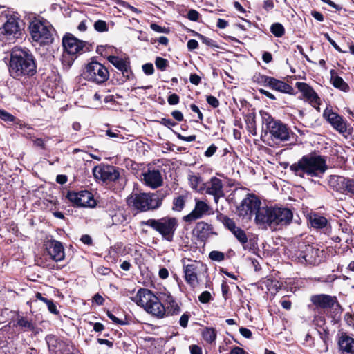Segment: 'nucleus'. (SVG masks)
Instances as JSON below:
<instances>
[{
  "label": "nucleus",
  "instance_id": "35",
  "mask_svg": "<svg viewBox=\"0 0 354 354\" xmlns=\"http://www.w3.org/2000/svg\"><path fill=\"white\" fill-rule=\"evenodd\" d=\"M111 218V225L122 224L127 221V216L121 210H117L113 214H109Z\"/></svg>",
  "mask_w": 354,
  "mask_h": 354
},
{
  "label": "nucleus",
  "instance_id": "28",
  "mask_svg": "<svg viewBox=\"0 0 354 354\" xmlns=\"http://www.w3.org/2000/svg\"><path fill=\"white\" fill-rule=\"evenodd\" d=\"M338 345L343 354H354V339L346 333H342L339 337Z\"/></svg>",
  "mask_w": 354,
  "mask_h": 354
},
{
  "label": "nucleus",
  "instance_id": "2",
  "mask_svg": "<svg viewBox=\"0 0 354 354\" xmlns=\"http://www.w3.org/2000/svg\"><path fill=\"white\" fill-rule=\"evenodd\" d=\"M328 167L324 156L310 153L302 156L297 162L290 167V170L296 176L302 178L313 177L321 178Z\"/></svg>",
  "mask_w": 354,
  "mask_h": 354
},
{
  "label": "nucleus",
  "instance_id": "59",
  "mask_svg": "<svg viewBox=\"0 0 354 354\" xmlns=\"http://www.w3.org/2000/svg\"><path fill=\"white\" fill-rule=\"evenodd\" d=\"M190 109L193 112L197 113L198 118L199 120H201V121L203 120V113H201L199 108L196 104H192L190 105Z\"/></svg>",
  "mask_w": 354,
  "mask_h": 354
},
{
  "label": "nucleus",
  "instance_id": "26",
  "mask_svg": "<svg viewBox=\"0 0 354 354\" xmlns=\"http://www.w3.org/2000/svg\"><path fill=\"white\" fill-rule=\"evenodd\" d=\"M348 178L344 176L332 175L328 179V185L334 191L346 194Z\"/></svg>",
  "mask_w": 354,
  "mask_h": 354
},
{
  "label": "nucleus",
  "instance_id": "43",
  "mask_svg": "<svg viewBox=\"0 0 354 354\" xmlns=\"http://www.w3.org/2000/svg\"><path fill=\"white\" fill-rule=\"evenodd\" d=\"M271 77L258 74L254 76V80L258 84L268 86Z\"/></svg>",
  "mask_w": 354,
  "mask_h": 354
},
{
  "label": "nucleus",
  "instance_id": "57",
  "mask_svg": "<svg viewBox=\"0 0 354 354\" xmlns=\"http://www.w3.org/2000/svg\"><path fill=\"white\" fill-rule=\"evenodd\" d=\"M217 150V147L214 144H212L205 152L206 157L212 156Z\"/></svg>",
  "mask_w": 354,
  "mask_h": 354
},
{
  "label": "nucleus",
  "instance_id": "18",
  "mask_svg": "<svg viewBox=\"0 0 354 354\" xmlns=\"http://www.w3.org/2000/svg\"><path fill=\"white\" fill-rule=\"evenodd\" d=\"M274 218V227L277 225H286L290 223L292 220V212L288 208L272 207Z\"/></svg>",
  "mask_w": 354,
  "mask_h": 354
},
{
  "label": "nucleus",
  "instance_id": "13",
  "mask_svg": "<svg viewBox=\"0 0 354 354\" xmlns=\"http://www.w3.org/2000/svg\"><path fill=\"white\" fill-rule=\"evenodd\" d=\"M66 198L73 205L77 207H94L96 204L92 194L87 190L79 192H68Z\"/></svg>",
  "mask_w": 354,
  "mask_h": 354
},
{
  "label": "nucleus",
  "instance_id": "14",
  "mask_svg": "<svg viewBox=\"0 0 354 354\" xmlns=\"http://www.w3.org/2000/svg\"><path fill=\"white\" fill-rule=\"evenodd\" d=\"M93 174L95 179L103 182L115 181L119 178L120 173L113 166L100 165L93 169Z\"/></svg>",
  "mask_w": 354,
  "mask_h": 354
},
{
  "label": "nucleus",
  "instance_id": "9",
  "mask_svg": "<svg viewBox=\"0 0 354 354\" xmlns=\"http://www.w3.org/2000/svg\"><path fill=\"white\" fill-rule=\"evenodd\" d=\"M319 250L312 245L301 243L299 249L292 257L293 261L301 264L315 265L320 261Z\"/></svg>",
  "mask_w": 354,
  "mask_h": 354
},
{
  "label": "nucleus",
  "instance_id": "23",
  "mask_svg": "<svg viewBox=\"0 0 354 354\" xmlns=\"http://www.w3.org/2000/svg\"><path fill=\"white\" fill-rule=\"evenodd\" d=\"M209 210L210 207L205 202L197 200L194 209L189 214L185 216L183 219L185 222H192L208 214Z\"/></svg>",
  "mask_w": 354,
  "mask_h": 354
},
{
  "label": "nucleus",
  "instance_id": "4",
  "mask_svg": "<svg viewBox=\"0 0 354 354\" xmlns=\"http://www.w3.org/2000/svg\"><path fill=\"white\" fill-rule=\"evenodd\" d=\"M263 127L269 132L272 140L285 142L290 138V129L282 122L274 119L270 113L265 111H260Z\"/></svg>",
  "mask_w": 354,
  "mask_h": 354
},
{
  "label": "nucleus",
  "instance_id": "60",
  "mask_svg": "<svg viewBox=\"0 0 354 354\" xmlns=\"http://www.w3.org/2000/svg\"><path fill=\"white\" fill-rule=\"evenodd\" d=\"M248 131L252 134L256 135L257 134V127L255 121L252 119L251 121L249 122L248 124H247Z\"/></svg>",
  "mask_w": 354,
  "mask_h": 354
},
{
  "label": "nucleus",
  "instance_id": "61",
  "mask_svg": "<svg viewBox=\"0 0 354 354\" xmlns=\"http://www.w3.org/2000/svg\"><path fill=\"white\" fill-rule=\"evenodd\" d=\"M239 332L242 336H243L244 337H245L247 339H250L252 337V332L250 331V330H249L246 328H243V327L240 328Z\"/></svg>",
  "mask_w": 354,
  "mask_h": 354
},
{
  "label": "nucleus",
  "instance_id": "55",
  "mask_svg": "<svg viewBox=\"0 0 354 354\" xmlns=\"http://www.w3.org/2000/svg\"><path fill=\"white\" fill-rule=\"evenodd\" d=\"M142 70L144 73L147 75H152L154 72L153 66L152 64L150 63L144 64L142 66Z\"/></svg>",
  "mask_w": 354,
  "mask_h": 354
},
{
  "label": "nucleus",
  "instance_id": "44",
  "mask_svg": "<svg viewBox=\"0 0 354 354\" xmlns=\"http://www.w3.org/2000/svg\"><path fill=\"white\" fill-rule=\"evenodd\" d=\"M318 333L320 339L323 341L324 344V351L326 352L328 351V341L329 339L328 330L325 328H323L322 330H318Z\"/></svg>",
  "mask_w": 354,
  "mask_h": 354
},
{
  "label": "nucleus",
  "instance_id": "37",
  "mask_svg": "<svg viewBox=\"0 0 354 354\" xmlns=\"http://www.w3.org/2000/svg\"><path fill=\"white\" fill-rule=\"evenodd\" d=\"M232 233L241 244L243 245L248 243V237L243 230L237 227Z\"/></svg>",
  "mask_w": 354,
  "mask_h": 354
},
{
  "label": "nucleus",
  "instance_id": "29",
  "mask_svg": "<svg viewBox=\"0 0 354 354\" xmlns=\"http://www.w3.org/2000/svg\"><path fill=\"white\" fill-rule=\"evenodd\" d=\"M268 87L273 90L288 94L293 93V88L288 84L271 77Z\"/></svg>",
  "mask_w": 354,
  "mask_h": 354
},
{
  "label": "nucleus",
  "instance_id": "47",
  "mask_svg": "<svg viewBox=\"0 0 354 354\" xmlns=\"http://www.w3.org/2000/svg\"><path fill=\"white\" fill-rule=\"evenodd\" d=\"M209 258L216 261H222L225 259V255L223 252L219 251H212L209 254Z\"/></svg>",
  "mask_w": 354,
  "mask_h": 354
},
{
  "label": "nucleus",
  "instance_id": "64",
  "mask_svg": "<svg viewBox=\"0 0 354 354\" xmlns=\"http://www.w3.org/2000/svg\"><path fill=\"white\" fill-rule=\"evenodd\" d=\"M198 46V43L195 39H190L187 41V48L189 50H193L196 48H197Z\"/></svg>",
  "mask_w": 354,
  "mask_h": 354
},
{
  "label": "nucleus",
  "instance_id": "40",
  "mask_svg": "<svg viewBox=\"0 0 354 354\" xmlns=\"http://www.w3.org/2000/svg\"><path fill=\"white\" fill-rule=\"evenodd\" d=\"M185 196H178L173 201V209L174 211L180 212L185 207Z\"/></svg>",
  "mask_w": 354,
  "mask_h": 354
},
{
  "label": "nucleus",
  "instance_id": "52",
  "mask_svg": "<svg viewBox=\"0 0 354 354\" xmlns=\"http://www.w3.org/2000/svg\"><path fill=\"white\" fill-rule=\"evenodd\" d=\"M324 37L329 41V43L334 47V48L340 53H346V51L342 50L336 42L329 36L328 33H325Z\"/></svg>",
  "mask_w": 354,
  "mask_h": 354
},
{
  "label": "nucleus",
  "instance_id": "20",
  "mask_svg": "<svg viewBox=\"0 0 354 354\" xmlns=\"http://www.w3.org/2000/svg\"><path fill=\"white\" fill-rule=\"evenodd\" d=\"M142 180L147 186L152 189H156L162 185L163 179L159 170L148 169L146 172L142 173Z\"/></svg>",
  "mask_w": 354,
  "mask_h": 354
},
{
  "label": "nucleus",
  "instance_id": "24",
  "mask_svg": "<svg viewBox=\"0 0 354 354\" xmlns=\"http://www.w3.org/2000/svg\"><path fill=\"white\" fill-rule=\"evenodd\" d=\"M108 61L111 63L116 68L120 71L127 80H131L133 77V73L130 69L129 62L118 56H108Z\"/></svg>",
  "mask_w": 354,
  "mask_h": 354
},
{
  "label": "nucleus",
  "instance_id": "46",
  "mask_svg": "<svg viewBox=\"0 0 354 354\" xmlns=\"http://www.w3.org/2000/svg\"><path fill=\"white\" fill-rule=\"evenodd\" d=\"M95 29L100 32H106L108 30L106 23L102 20H97L94 24Z\"/></svg>",
  "mask_w": 354,
  "mask_h": 354
},
{
  "label": "nucleus",
  "instance_id": "56",
  "mask_svg": "<svg viewBox=\"0 0 354 354\" xmlns=\"http://www.w3.org/2000/svg\"><path fill=\"white\" fill-rule=\"evenodd\" d=\"M160 124L168 127L171 128L176 125V123L174 122L172 120L169 118H162L160 121Z\"/></svg>",
  "mask_w": 354,
  "mask_h": 354
},
{
  "label": "nucleus",
  "instance_id": "54",
  "mask_svg": "<svg viewBox=\"0 0 354 354\" xmlns=\"http://www.w3.org/2000/svg\"><path fill=\"white\" fill-rule=\"evenodd\" d=\"M199 13L195 10H190L187 13V18L193 21H197L199 19Z\"/></svg>",
  "mask_w": 354,
  "mask_h": 354
},
{
  "label": "nucleus",
  "instance_id": "51",
  "mask_svg": "<svg viewBox=\"0 0 354 354\" xmlns=\"http://www.w3.org/2000/svg\"><path fill=\"white\" fill-rule=\"evenodd\" d=\"M211 298V294L208 291L203 292L198 297L199 301L203 304L209 302Z\"/></svg>",
  "mask_w": 354,
  "mask_h": 354
},
{
  "label": "nucleus",
  "instance_id": "38",
  "mask_svg": "<svg viewBox=\"0 0 354 354\" xmlns=\"http://www.w3.org/2000/svg\"><path fill=\"white\" fill-rule=\"evenodd\" d=\"M271 32L277 37H281L284 35L285 29L280 23H274L270 27Z\"/></svg>",
  "mask_w": 354,
  "mask_h": 354
},
{
  "label": "nucleus",
  "instance_id": "17",
  "mask_svg": "<svg viewBox=\"0 0 354 354\" xmlns=\"http://www.w3.org/2000/svg\"><path fill=\"white\" fill-rule=\"evenodd\" d=\"M323 117L339 133H344L347 131L346 120L331 109L326 108L324 111Z\"/></svg>",
  "mask_w": 354,
  "mask_h": 354
},
{
  "label": "nucleus",
  "instance_id": "12",
  "mask_svg": "<svg viewBox=\"0 0 354 354\" xmlns=\"http://www.w3.org/2000/svg\"><path fill=\"white\" fill-rule=\"evenodd\" d=\"M3 24L0 26V40L7 41L15 37L19 31V26L17 18L10 16L6 17V20L2 19Z\"/></svg>",
  "mask_w": 354,
  "mask_h": 354
},
{
  "label": "nucleus",
  "instance_id": "33",
  "mask_svg": "<svg viewBox=\"0 0 354 354\" xmlns=\"http://www.w3.org/2000/svg\"><path fill=\"white\" fill-rule=\"evenodd\" d=\"M310 224L315 228H324L326 226L327 219L318 214H313L310 218Z\"/></svg>",
  "mask_w": 354,
  "mask_h": 354
},
{
  "label": "nucleus",
  "instance_id": "36",
  "mask_svg": "<svg viewBox=\"0 0 354 354\" xmlns=\"http://www.w3.org/2000/svg\"><path fill=\"white\" fill-rule=\"evenodd\" d=\"M202 336L205 341L212 344L216 338V332L213 328H205L202 333Z\"/></svg>",
  "mask_w": 354,
  "mask_h": 354
},
{
  "label": "nucleus",
  "instance_id": "34",
  "mask_svg": "<svg viewBox=\"0 0 354 354\" xmlns=\"http://www.w3.org/2000/svg\"><path fill=\"white\" fill-rule=\"evenodd\" d=\"M189 180L192 189L196 191L201 192L205 189V184L203 183L201 178L197 175H189Z\"/></svg>",
  "mask_w": 354,
  "mask_h": 354
},
{
  "label": "nucleus",
  "instance_id": "22",
  "mask_svg": "<svg viewBox=\"0 0 354 354\" xmlns=\"http://www.w3.org/2000/svg\"><path fill=\"white\" fill-rule=\"evenodd\" d=\"M310 301L317 308L322 309H330L337 303L335 296L324 294L313 295L310 297Z\"/></svg>",
  "mask_w": 354,
  "mask_h": 354
},
{
  "label": "nucleus",
  "instance_id": "48",
  "mask_svg": "<svg viewBox=\"0 0 354 354\" xmlns=\"http://www.w3.org/2000/svg\"><path fill=\"white\" fill-rule=\"evenodd\" d=\"M155 64L158 69L165 71L167 66L168 62L167 59L158 57L156 59Z\"/></svg>",
  "mask_w": 354,
  "mask_h": 354
},
{
  "label": "nucleus",
  "instance_id": "11",
  "mask_svg": "<svg viewBox=\"0 0 354 354\" xmlns=\"http://www.w3.org/2000/svg\"><path fill=\"white\" fill-rule=\"evenodd\" d=\"M261 204L260 200L255 195L248 194L237 207L239 215L250 219L253 214L256 215Z\"/></svg>",
  "mask_w": 354,
  "mask_h": 354
},
{
  "label": "nucleus",
  "instance_id": "8",
  "mask_svg": "<svg viewBox=\"0 0 354 354\" xmlns=\"http://www.w3.org/2000/svg\"><path fill=\"white\" fill-rule=\"evenodd\" d=\"M133 206L140 211H147L158 208L162 203L160 199L156 194L140 193L135 194L132 199Z\"/></svg>",
  "mask_w": 354,
  "mask_h": 354
},
{
  "label": "nucleus",
  "instance_id": "15",
  "mask_svg": "<svg viewBox=\"0 0 354 354\" xmlns=\"http://www.w3.org/2000/svg\"><path fill=\"white\" fill-rule=\"evenodd\" d=\"M295 86L301 93L305 100L308 102L313 107L319 111L321 99L315 91L310 85L305 82H296Z\"/></svg>",
  "mask_w": 354,
  "mask_h": 354
},
{
  "label": "nucleus",
  "instance_id": "49",
  "mask_svg": "<svg viewBox=\"0 0 354 354\" xmlns=\"http://www.w3.org/2000/svg\"><path fill=\"white\" fill-rule=\"evenodd\" d=\"M190 318V313L188 312H186L183 313L179 320V324L181 327L186 328L187 326V324L189 322V319Z\"/></svg>",
  "mask_w": 354,
  "mask_h": 354
},
{
  "label": "nucleus",
  "instance_id": "50",
  "mask_svg": "<svg viewBox=\"0 0 354 354\" xmlns=\"http://www.w3.org/2000/svg\"><path fill=\"white\" fill-rule=\"evenodd\" d=\"M346 194H349L354 197V178H348Z\"/></svg>",
  "mask_w": 354,
  "mask_h": 354
},
{
  "label": "nucleus",
  "instance_id": "32",
  "mask_svg": "<svg viewBox=\"0 0 354 354\" xmlns=\"http://www.w3.org/2000/svg\"><path fill=\"white\" fill-rule=\"evenodd\" d=\"M17 325L24 331H32L36 329L35 324L26 317H18L17 319Z\"/></svg>",
  "mask_w": 354,
  "mask_h": 354
},
{
  "label": "nucleus",
  "instance_id": "31",
  "mask_svg": "<svg viewBox=\"0 0 354 354\" xmlns=\"http://www.w3.org/2000/svg\"><path fill=\"white\" fill-rule=\"evenodd\" d=\"M330 73L331 75L330 82L335 88L346 93L349 91L350 87L348 84L341 77L337 75L335 70H330Z\"/></svg>",
  "mask_w": 354,
  "mask_h": 354
},
{
  "label": "nucleus",
  "instance_id": "16",
  "mask_svg": "<svg viewBox=\"0 0 354 354\" xmlns=\"http://www.w3.org/2000/svg\"><path fill=\"white\" fill-rule=\"evenodd\" d=\"M62 44L64 48L65 53L75 55L76 54H81L84 53L86 43L75 38L71 34L66 35L62 39Z\"/></svg>",
  "mask_w": 354,
  "mask_h": 354
},
{
  "label": "nucleus",
  "instance_id": "53",
  "mask_svg": "<svg viewBox=\"0 0 354 354\" xmlns=\"http://www.w3.org/2000/svg\"><path fill=\"white\" fill-rule=\"evenodd\" d=\"M207 103L214 108H216L219 106V101L216 97L212 95H209L206 99Z\"/></svg>",
  "mask_w": 354,
  "mask_h": 354
},
{
  "label": "nucleus",
  "instance_id": "1",
  "mask_svg": "<svg viewBox=\"0 0 354 354\" xmlns=\"http://www.w3.org/2000/svg\"><path fill=\"white\" fill-rule=\"evenodd\" d=\"M9 73L19 80L34 76L37 73V64L32 53L28 49L15 48L10 55Z\"/></svg>",
  "mask_w": 354,
  "mask_h": 354
},
{
  "label": "nucleus",
  "instance_id": "62",
  "mask_svg": "<svg viewBox=\"0 0 354 354\" xmlns=\"http://www.w3.org/2000/svg\"><path fill=\"white\" fill-rule=\"evenodd\" d=\"M189 80L192 84L194 85H198L201 82V78L196 74H191Z\"/></svg>",
  "mask_w": 354,
  "mask_h": 354
},
{
  "label": "nucleus",
  "instance_id": "19",
  "mask_svg": "<svg viewBox=\"0 0 354 354\" xmlns=\"http://www.w3.org/2000/svg\"><path fill=\"white\" fill-rule=\"evenodd\" d=\"M255 221L257 225L263 227L267 225L274 227L272 207H260L255 215Z\"/></svg>",
  "mask_w": 354,
  "mask_h": 354
},
{
  "label": "nucleus",
  "instance_id": "30",
  "mask_svg": "<svg viewBox=\"0 0 354 354\" xmlns=\"http://www.w3.org/2000/svg\"><path fill=\"white\" fill-rule=\"evenodd\" d=\"M164 302L167 306L165 307V316L178 315L180 312V308L175 299L169 294L165 295Z\"/></svg>",
  "mask_w": 354,
  "mask_h": 354
},
{
  "label": "nucleus",
  "instance_id": "21",
  "mask_svg": "<svg viewBox=\"0 0 354 354\" xmlns=\"http://www.w3.org/2000/svg\"><path fill=\"white\" fill-rule=\"evenodd\" d=\"M223 185L221 179L213 177L205 185L206 193L214 196V201L218 203V199L224 196Z\"/></svg>",
  "mask_w": 354,
  "mask_h": 354
},
{
  "label": "nucleus",
  "instance_id": "27",
  "mask_svg": "<svg viewBox=\"0 0 354 354\" xmlns=\"http://www.w3.org/2000/svg\"><path fill=\"white\" fill-rule=\"evenodd\" d=\"M194 234L202 241L207 240L212 234H214L213 227L205 222H198L194 229Z\"/></svg>",
  "mask_w": 354,
  "mask_h": 354
},
{
  "label": "nucleus",
  "instance_id": "3",
  "mask_svg": "<svg viewBox=\"0 0 354 354\" xmlns=\"http://www.w3.org/2000/svg\"><path fill=\"white\" fill-rule=\"evenodd\" d=\"M131 300L154 317L162 318L165 316V306L148 289L140 288L136 295L131 297Z\"/></svg>",
  "mask_w": 354,
  "mask_h": 354
},
{
  "label": "nucleus",
  "instance_id": "45",
  "mask_svg": "<svg viewBox=\"0 0 354 354\" xmlns=\"http://www.w3.org/2000/svg\"><path fill=\"white\" fill-rule=\"evenodd\" d=\"M0 119L5 122H15L16 118L8 111L0 109Z\"/></svg>",
  "mask_w": 354,
  "mask_h": 354
},
{
  "label": "nucleus",
  "instance_id": "42",
  "mask_svg": "<svg viewBox=\"0 0 354 354\" xmlns=\"http://www.w3.org/2000/svg\"><path fill=\"white\" fill-rule=\"evenodd\" d=\"M106 135L110 138H116L118 142L128 139L127 135H122L119 130H107Z\"/></svg>",
  "mask_w": 354,
  "mask_h": 354
},
{
  "label": "nucleus",
  "instance_id": "41",
  "mask_svg": "<svg viewBox=\"0 0 354 354\" xmlns=\"http://www.w3.org/2000/svg\"><path fill=\"white\" fill-rule=\"evenodd\" d=\"M220 221L223 223V224L232 232L233 230H234L237 226H236V224L234 221L230 218L229 217L221 215L220 216Z\"/></svg>",
  "mask_w": 354,
  "mask_h": 354
},
{
  "label": "nucleus",
  "instance_id": "63",
  "mask_svg": "<svg viewBox=\"0 0 354 354\" xmlns=\"http://www.w3.org/2000/svg\"><path fill=\"white\" fill-rule=\"evenodd\" d=\"M47 306H48V310L53 313V314H58V311L57 310V307L55 306V304L53 303V301L52 300L50 301H48V304H46Z\"/></svg>",
  "mask_w": 354,
  "mask_h": 354
},
{
  "label": "nucleus",
  "instance_id": "25",
  "mask_svg": "<svg viewBox=\"0 0 354 354\" xmlns=\"http://www.w3.org/2000/svg\"><path fill=\"white\" fill-rule=\"evenodd\" d=\"M48 253L55 261H60L64 259V249L61 242L55 240L50 241L46 245Z\"/></svg>",
  "mask_w": 354,
  "mask_h": 354
},
{
  "label": "nucleus",
  "instance_id": "7",
  "mask_svg": "<svg viewBox=\"0 0 354 354\" xmlns=\"http://www.w3.org/2000/svg\"><path fill=\"white\" fill-rule=\"evenodd\" d=\"M141 224L151 227L158 232L164 239L171 242L178 227V221L176 218L166 216L158 220L148 219L142 221Z\"/></svg>",
  "mask_w": 354,
  "mask_h": 354
},
{
  "label": "nucleus",
  "instance_id": "10",
  "mask_svg": "<svg viewBox=\"0 0 354 354\" xmlns=\"http://www.w3.org/2000/svg\"><path fill=\"white\" fill-rule=\"evenodd\" d=\"M84 78L97 84L105 82L109 77L108 69L97 62H91L86 67Z\"/></svg>",
  "mask_w": 354,
  "mask_h": 354
},
{
  "label": "nucleus",
  "instance_id": "6",
  "mask_svg": "<svg viewBox=\"0 0 354 354\" xmlns=\"http://www.w3.org/2000/svg\"><path fill=\"white\" fill-rule=\"evenodd\" d=\"M29 29L32 40L39 45H48L53 42V28L46 20L35 19L30 22Z\"/></svg>",
  "mask_w": 354,
  "mask_h": 354
},
{
  "label": "nucleus",
  "instance_id": "39",
  "mask_svg": "<svg viewBox=\"0 0 354 354\" xmlns=\"http://www.w3.org/2000/svg\"><path fill=\"white\" fill-rule=\"evenodd\" d=\"M115 51V48L110 46H99L97 47V53L107 58L108 56H113L112 53Z\"/></svg>",
  "mask_w": 354,
  "mask_h": 354
},
{
  "label": "nucleus",
  "instance_id": "58",
  "mask_svg": "<svg viewBox=\"0 0 354 354\" xmlns=\"http://www.w3.org/2000/svg\"><path fill=\"white\" fill-rule=\"evenodd\" d=\"M167 101L171 105L177 104L179 102V96L177 94L173 93L168 97Z\"/></svg>",
  "mask_w": 354,
  "mask_h": 354
},
{
  "label": "nucleus",
  "instance_id": "5",
  "mask_svg": "<svg viewBox=\"0 0 354 354\" xmlns=\"http://www.w3.org/2000/svg\"><path fill=\"white\" fill-rule=\"evenodd\" d=\"M185 281L194 288L199 284V279L207 270L205 264L201 261L184 258L181 260Z\"/></svg>",
  "mask_w": 354,
  "mask_h": 354
}]
</instances>
